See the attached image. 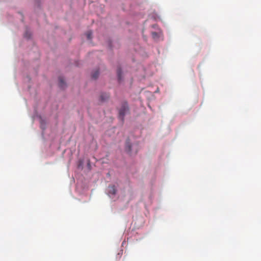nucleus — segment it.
<instances>
[{
  "instance_id": "f257e3e1",
  "label": "nucleus",
  "mask_w": 261,
  "mask_h": 261,
  "mask_svg": "<svg viewBox=\"0 0 261 261\" xmlns=\"http://www.w3.org/2000/svg\"><path fill=\"white\" fill-rule=\"evenodd\" d=\"M152 27L155 29L154 31L151 32V36L153 39L155 41L163 40L164 36L162 31L156 25H153Z\"/></svg>"
},
{
  "instance_id": "f03ea898",
  "label": "nucleus",
  "mask_w": 261,
  "mask_h": 261,
  "mask_svg": "<svg viewBox=\"0 0 261 261\" xmlns=\"http://www.w3.org/2000/svg\"><path fill=\"white\" fill-rule=\"evenodd\" d=\"M128 111V106L126 103H123L119 111V117L121 120H123L125 115Z\"/></svg>"
},
{
  "instance_id": "7ed1b4c3",
  "label": "nucleus",
  "mask_w": 261,
  "mask_h": 261,
  "mask_svg": "<svg viewBox=\"0 0 261 261\" xmlns=\"http://www.w3.org/2000/svg\"><path fill=\"white\" fill-rule=\"evenodd\" d=\"M108 192L109 194L115 195L116 193V190L115 186L111 185L108 187Z\"/></svg>"
},
{
  "instance_id": "20e7f679",
  "label": "nucleus",
  "mask_w": 261,
  "mask_h": 261,
  "mask_svg": "<svg viewBox=\"0 0 261 261\" xmlns=\"http://www.w3.org/2000/svg\"><path fill=\"white\" fill-rule=\"evenodd\" d=\"M59 85L61 88L64 89L66 86V84L64 82V79L62 77L59 78Z\"/></svg>"
},
{
  "instance_id": "39448f33",
  "label": "nucleus",
  "mask_w": 261,
  "mask_h": 261,
  "mask_svg": "<svg viewBox=\"0 0 261 261\" xmlns=\"http://www.w3.org/2000/svg\"><path fill=\"white\" fill-rule=\"evenodd\" d=\"M109 96L107 93H102L100 96V99L101 101H105L109 98Z\"/></svg>"
},
{
  "instance_id": "423d86ee",
  "label": "nucleus",
  "mask_w": 261,
  "mask_h": 261,
  "mask_svg": "<svg viewBox=\"0 0 261 261\" xmlns=\"http://www.w3.org/2000/svg\"><path fill=\"white\" fill-rule=\"evenodd\" d=\"M150 17L151 18L153 19V20H154L155 21L160 19V16L155 12L150 14Z\"/></svg>"
},
{
  "instance_id": "0eeeda50",
  "label": "nucleus",
  "mask_w": 261,
  "mask_h": 261,
  "mask_svg": "<svg viewBox=\"0 0 261 261\" xmlns=\"http://www.w3.org/2000/svg\"><path fill=\"white\" fill-rule=\"evenodd\" d=\"M125 150L127 152H130L131 151V145L129 140H127L125 143Z\"/></svg>"
},
{
  "instance_id": "6e6552de",
  "label": "nucleus",
  "mask_w": 261,
  "mask_h": 261,
  "mask_svg": "<svg viewBox=\"0 0 261 261\" xmlns=\"http://www.w3.org/2000/svg\"><path fill=\"white\" fill-rule=\"evenodd\" d=\"M117 72L118 81L119 82H120L121 80V69L120 68H118L117 69Z\"/></svg>"
},
{
  "instance_id": "1a4fd4ad",
  "label": "nucleus",
  "mask_w": 261,
  "mask_h": 261,
  "mask_svg": "<svg viewBox=\"0 0 261 261\" xmlns=\"http://www.w3.org/2000/svg\"><path fill=\"white\" fill-rule=\"evenodd\" d=\"M98 75H99V71L96 70L94 73H92V77L94 79H96L98 77Z\"/></svg>"
},
{
  "instance_id": "9d476101",
  "label": "nucleus",
  "mask_w": 261,
  "mask_h": 261,
  "mask_svg": "<svg viewBox=\"0 0 261 261\" xmlns=\"http://www.w3.org/2000/svg\"><path fill=\"white\" fill-rule=\"evenodd\" d=\"M88 39H91L92 38V33L91 31H88L86 34Z\"/></svg>"
}]
</instances>
